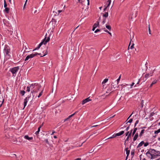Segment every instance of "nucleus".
<instances>
[{"label": "nucleus", "instance_id": "1", "mask_svg": "<svg viewBox=\"0 0 160 160\" xmlns=\"http://www.w3.org/2000/svg\"><path fill=\"white\" fill-rule=\"evenodd\" d=\"M10 51V47L8 45H5L3 49V53L5 58L7 60L9 59L11 57Z\"/></svg>", "mask_w": 160, "mask_h": 160}, {"label": "nucleus", "instance_id": "2", "mask_svg": "<svg viewBox=\"0 0 160 160\" xmlns=\"http://www.w3.org/2000/svg\"><path fill=\"white\" fill-rule=\"evenodd\" d=\"M152 153V154L150 152H149L150 151H148L147 153L146 154L148 155V154H149L151 155V159H153L154 158H156L157 156H160V152L159 151H151Z\"/></svg>", "mask_w": 160, "mask_h": 160}, {"label": "nucleus", "instance_id": "3", "mask_svg": "<svg viewBox=\"0 0 160 160\" xmlns=\"http://www.w3.org/2000/svg\"><path fill=\"white\" fill-rule=\"evenodd\" d=\"M20 67L19 66H17L11 68L9 70V71L11 72L13 74V76L14 77L16 76L17 72L19 69Z\"/></svg>", "mask_w": 160, "mask_h": 160}, {"label": "nucleus", "instance_id": "4", "mask_svg": "<svg viewBox=\"0 0 160 160\" xmlns=\"http://www.w3.org/2000/svg\"><path fill=\"white\" fill-rule=\"evenodd\" d=\"M41 54L40 53H38L37 52L33 53L31 54L28 55L26 57L25 59V61H27L29 60V61H30L31 58H33L35 56L38 55H40Z\"/></svg>", "mask_w": 160, "mask_h": 160}, {"label": "nucleus", "instance_id": "5", "mask_svg": "<svg viewBox=\"0 0 160 160\" xmlns=\"http://www.w3.org/2000/svg\"><path fill=\"white\" fill-rule=\"evenodd\" d=\"M40 88L37 87V88H35L34 89L31 91V93H32V95L33 97L35 96V98L37 97V95H35V93H37L38 91H39Z\"/></svg>", "mask_w": 160, "mask_h": 160}, {"label": "nucleus", "instance_id": "6", "mask_svg": "<svg viewBox=\"0 0 160 160\" xmlns=\"http://www.w3.org/2000/svg\"><path fill=\"white\" fill-rule=\"evenodd\" d=\"M47 35V33L45 35V38L42 40V41H43L44 42V44L45 45L47 44V43L50 40V35H49V36L46 39V36Z\"/></svg>", "mask_w": 160, "mask_h": 160}, {"label": "nucleus", "instance_id": "7", "mask_svg": "<svg viewBox=\"0 0 160 160\" xmlns=\"http://www.w3.org/2000/svg\"><path fill=\"white\" fill-rule=\"evenodd\" d=\"M31 97V95H28L27 97H26L24 99V108H25V107L27 105V103L29 100V98Z\"/></svg>", "mask_w": 160, "mask_h": 160}, {"label": "nucleus", "instance_id": "8", "mask_svg": "<svg viewBox=\"0 0 160 160\" xmlns=\"http://www.w3.org/2000/svg\"><path fill=\"white\" fill-rule=\"evenodd\" d=\"M36 83H32L31 85H30V86H28L27 87V91L28 92H29L30 91V89L31 87H32L31 90L32 91V89H33L35 88V87L34 86V85H36Z\"/></svg>", "mask_w": 160, "mask_h": 160}, {"label": "nucleus", "instance_id": "9", "mask_svg": "<svg viewBox=\"0 0 160 160\" xmlns=\"http://www.w3.org/2000/svg\"><path fill=\"white\" fill-rule=\"evenodd\" d=\"M153 71H151L149 73H147L145 76V78H146V80L149 77L152 76L153 75Z\"/></svg>", "mask_w": 160, "mask_h": 160}, {"label": "nucleus", "instance_id": "10", "mask_svg": "<svg viewBox=\"0 0 160 160\" xmlns=\"http://www.w3.org/2000/svg\"><path fill=\"white\" fill-rule=\"evenodd\" d=\"M111 0H108L107 1L106 6H104L105 7L104 8V11H106L107 9V8L109 7L111 4Z\"/></svg>", "mask_w": 160, "mask_h": 160}, {"label": "nucleus", "instance_id": "11", "mask_svg": "<svg viewBox=\"0 0 160 160\" xmlns=\"http://www.w3.org/2000/svg\"><path fill=\"white\" fill-rule=\"evenodd\" d=\"M24 138L26 140H28L29 141L32 142L33 140L32 137H29L28 135H25L24 136Z\"/></svg>", "mask_w": 160, "mask_h": 160}, {"label": "nucleus", "instance_id": "12", "mask_svg": "<svg viewBox=\"0 0 160 160\" xmlns=\"http://www.w3.org/2000/svg\"><path fill=\"white\" fill-rule=\"evenodd\" d=\"M91 100H92L90 99V97H89L83 100L82 102V104L83 105L84 104H85V103H86L88 102H89L90 101H91Z\"/></svg>", "mask_w": 160, "mask_h": 160}, {"label": "nucleus", "instance_id": "13", "mask_svg": "<svg viewBox=\"0 0 160 160\" xmlns=\"http://www.w3.org/2000/svg\"><path fill=\"white\" fill-rule=\"evenodd\" d=\"M44 44L43 41H42L38 46L34 49L33 50V51H34L36 50H38L41 46Z\"/></svg>", "mask_w": 160, "mask_h": 160}, {"label": "nucleus", "instance_id": "14", "mask_svg": "<svg viewBox=\"0 0 160 160\" xmlns=\"http://www.w3.org/2000/svg\"><path fill=\"white\" fill-rule=\"evenodd\" d=\"M124 131H122L118 133H115L116 136V137L120 136L122 135L124 133Z\"/></svg>", "mask_w": 160, "mask_h": 160}, {"label": "nucleus", "instance_id": "15", "mask_svg": "<svg viewBox=\"0 0 160 160\" xmlns=\"http://www.w3.org/2000/svg\"><path fill=\"white\" fill-rule=\"evenodd\" d=\"M3 22L4 25L6 26H8L9 24V22L5 19H3Z\"/></svg>", "mask_w": 160, "mask_h": 160}, {"label": "nucleus", "instance_id": "16", "mask_svg": "<svg viewBox=\"0 0 160 160\" xmlns=\"http://www.w3.org/2000/svg\"><path fill=\"white\" fill-rule=\"evenodd\" d=\"M160 132V128L157 130L155 131H154V134L155 135L153 136V137L155 138L156 137L157 134Z\"/></svg>", "mask_w": 160, "mask_h": 160}, {"label": "nucleus", "instance_id": "17", "mask_svg": "<svg viewBox=\"0 0 160 160\" xmlns=\"http://www.w3.org/2000/svg\"><path fill=\"white\" fill-rule=\"evenodd\" d=\"M48 47L46 48V51H45V52H44V51H43L42 52L43 53H44V54L43 55H41L40 56L41 57H43L47 54L48 52Z\"/></svg>", "mask_w": 160, "mask_h": 160}, {"label": "nucleus", "instance_id": "18", "mask_svg": "<svg viewBox=\"0 0 160 160\" xmlns=\"http://www.w3.org/2000/svg\"><path fill=\"white\" fill-rule=\"evenodd\" d=\"M9 8H5V9L3 10L5 13L8 14L9 13Z\"/></svg>", "mask_w": 160, "mask_h": 160}, {"label": "nucleus", "instance_id": "19", "mask_svg": "<svg viewBox=\"0 0 160 160\" xmlns=\"http://www.w3.org/2000/svg\"><path fill=\"white\" fill-rule=\"evenodd\" d=\"M138 133L137 132L135 134L133 138V141H136L137 139V138H138Z\"/></svg>", "mask_w": 160, "mask_h": 160}, {"label": "nucleus", "instance_id": "20", "mask_svg": "<svg viewBox=\"0 0 160 160\" xmlns=\"http://www.w3.org/2000/svg\"><path fill=\"white\" fill-rule=\"evenodd\" d=\"M107 11V12H105L104 14L103 15V17L107 18L108 15V10H106Z\"/></svg>", "mask_w": 160, "mask_h": 160}, {"label": "nucleus", "instance_id": "21", "mask_svg": "<svg viewBox=\"0 0 160 160\" xmlns=\"http://www.w3.org/2000/svg\"><path fill=\"white\" fill-rule=\"evenodd\" d=\"M144 144V141H142L138 145L137 148L141 147Z\"/></svg>", "mask_w": 160, "mask_h": 160}, {"label": "nucleus", "instance_id": "22", "mask_svg": "<svg viewBox=\"0 0 160 160\" xmlns=\"http://www.w3.org/2000/svg\"><path fill=\"white\" fill-rule=\"evenodd\" d=\"M145 131V130L144 129H142L140 132L139 134V136L141 137L142 136V134L144 133V131Z\"/></svg>", "mask_w": 160, "mask_h": 160}, {"label": "nucleus", "instance_id": "23", "mask_svg": "<svg viewBox=\"0 0 160 160\" xmlns=\"http://www.w3.org/2000/svg\"><path fill=\"white\" fill-rule=\"evenodd\" d=\"M99 24V22L98 21H97L96 23H95L93 25L94 27L96 28H97Z\"/></svg>", "mask_w": 160, "mask_h": 160}, {"label": "nucleus", "instance_id": "24", "mask_svg": "<svg viewBox=\"0 0 160 160\" xmlns=\"http://www.w3.org/2000/svg\"><path fill=\"white\" fill-rule=\"evenodd\" d=\"M137 128H134L133 130L132 133V135L133 136L137 130Z\"/></svg>", "mask_w": 160, "mask_h": 160}, {"label": "nucleus", "instance_id": "25", "mask_svg": "<svg viewBox=\"0 0 160 160\" xmlns=\"http://www.w3.org/2000/svg\"><path fill=\"white\" fill-rule=\"evenodd\" d=\"M105 26H106V28H107L109 31L111 30V28L110 25H108L107 24H106L105 25Z\"/></svg>", "mask_w": 160, "mask_h": 160}, {"label": "nucleus", "instance_id": "26", "mask_svg": "<svg viewBox=\"0 0 160 160\" xmlns=\"http://www.w3.org/2000/svg\"><path fill=\"white\" fill-rule=\"evenodd\" d=\"M84 142L82 143V144H79L78 145H74L72 147H80L82 145L83 143H84Z\"/></svg>", "mask_w": 160, "mask_h": 160}, {"label": "nucleus", "instance_id": "27", "mask_svg": "<svg viewBox=\"0 0 160 160\" xmlns=\"http://www.w3.org/2000/svg\"><path fill=\"white\" fill-rule=\"evenodd\" d=\"M25 93V92L24 90H21L20 92V93L22 96L24 95Z\"/></svg>", "mask_w": 160, "mask_h": 160}, {"label": "nucleus", "instance_id": "28", "mask_svg": "<svg viewBox=\"0 0 160 160\" xmlns=\"http://www.w3.org/2000/svg\"><path fill=\"white\" fill-rule=\"evenodd\" d=\"M44 141L48 145H49V146H50V145L48 141V139H44Z\"/></svg>", "mask_w": 160, "mask_h": 160}, {"label": "nucleus", "instance_id": "29", "mask_svg": "<svg viewBox=\"0 0 160 160\" xmlns=\"http://www.w3.org/2000/svg\"><path fill=\"white\" fill-rule=\"evenodd\" d=\"M43 92V90H42L39 93V95L38 96V98H40L42 95Z\"/></svg>", "mask_w": 160, "mask_h": 160}, {"label": "nucleus", "instance_id": "30", "mask_svg": "<svg viewBox=\"0 0 160 160\" xmlns=\"http://www.w3.org/2000/svg\"><path fill=\"white\" fill-rule=\"evenodd\" d=\"M8 33L10 35H12L13 33V31L12 30H8Z\"/></svg>", "mask_w": 160, "mask_h": 160}, {"label": "nucleus", "instance_id": "31", "mask_svg": "<svg viewBox=\"0 0 160 160\" xmlns=\"http://www.w3.org/2000/svg\"><path fill=\"white\" fill-rule=\"evenodd\" d=\"M78 112V111H76L74 113H73V114L71 115H69L68 117H69V118H71L72 117V116H74L76 113H77V112Z\"/></svg>", "mask_w": 160, "mask_h": 160}, {"label": "nucleus", "instance_id": "32", "mask_svg": "<svg viewBox=\"0 0 160 160\" xmlns=\"http://www.w3.org/2000/svg\"><path fill=\"white\" fill-rule=\"evenodd\" d=\"M108 79L107 78H105L104 79L103 82H102V84H104L107 82L108 81Z\"/></svg>", "mask_w": 160, "mask_h": 160}, {"label": "nucleus", "instance_id": "33", "mask_svg": "<svg viewBox=\"0 0 160 160\" xmlns=\"http://www.w3.org/2000/svg\"><path fill=\"white\" fill-rule=\"evenodd\" d=\"M4 8H7V4L5 0H4Z\"/></svg>", "mask_w": 160, "mask_h": 160}, {"label": "nucleus", "instance_id": "34", "mask_svg": "<svg viewBox=\"0 0 160 160\" xmlns=\"http://www.w3.org/2000/svg\"><path fill=\"white\" fill-rule=\"evenodd\" d=\"M154 114H155V113H154L153 112H151L150 114V115L149 116V117L151 118V117L153 116H154Z\"/></svg>", "mask_w": 160, "mask_h": 160}, {"label": "nucleus", "instance_id": "35", "mask_svg": "<svg viewBox=\"0 0 160 160\" xmlns=\"http://www.w3.org/2000/svg\"><path fill=\"white\" fill-rule=\"evenodd\" d=\"M133 121V119L132 118H130L128 121L126 123V124H127L128 123H131Z\"/></svg>", "mask_w": 160, "mask_h": 160}, {"label": "nucleus", "instance_id": "36", "mask_svg": "<svg viewBox=\"0 0 160 160\" xmlns=\"http://www.w3.org/2000/svg\"><path fill=\"white\" fill-rule=\"evenodd\" d=\"M130 151H126V154H127V156L126 158V159H127L130 153Z\"/></svg>", "mask_w": 160, "mask_h": 160}, {"label": "nucleus", "instance_id": "37", "mask_svg": "<svg viewBox=\"0 0 160 160\" xmlns=\"http://www.w3.org/2000/svg\"><path fill=\"white\" fill-rule=\"evenodd\" d=\"M144 145V147H146L148 146L149 145V143L148 142H144V144H143Z\"/></svg>", "mask_w": 160, "mask_h": 160}, {"label": "nucleus", "instance_id": "38", "mask_svg": "<svg viewBox=\"0 0 160 160\" xmlns=\"http://www.w3.org/2000/svg\"><path fill=\"white\" fill-rule=\"evenodd\" d=\"M116 137V136L115 134H114L111 137L108 138H107V139L112 138H115V137Z\"/></svg>", "mask_w": 160, "mask_h": 160}, {"label": "nucleus", "instance_id": "39", "mask_svg": "<svg viewBox=\"0 0 160 160\" xmlns=\"http://www.w3.org/2000/svg\"><path fill=\"white\" fill-rule=\"evenodd\" d=\"M4 99H3L2 100V102H1V101H0V103L1 102L0 104V107H1L2 106V104L4 101Z\"/></svg>", "mask_w": 160, "mask_h": 160}, {"label": "nucleus", "instance_id": "40", "mask_svg": "<svg viewBox=\"0 0 160 160\" xmlns=\"http://www.w3.org/2000/svg\"><path fill=\"white\" fill-rule=\"evenodd\" d=\"M139 82H140V79H139L138 82L136 83V85H135V86H134V87H135L137 86H137H139Z\"/></svg>", "mask_w": 160, "mask_h": 160}, {"label": "nucleus", "instance_id": "41", "mask_svg": "<svg viewBox=\"0 0 160 160\" xmlns=\"http://www.w3.org/2000/svg\"><path fill=\"white\" fill-rule=\"evenodd\" d=\"M101 31V29H97L95 31L94 33H96L98 32H100Z\"/></svg>", "mask_w": 160, "mask_h": 160}, {"label": "nucleus", "instance_id": "42", "mask_svg": "<svg viewBox=\"0 0 160 160\" xmlns=\"http://www.w3.org/2000/svg\"><path fill=\"white\" fill-rule=\"evenodd\" d=\"M157 81H158V80H155L152 82V83L153 84H155L157 82Z\"/></svg>", "mask_w": 160, "mask_h": 160}, {"label": "nucleus", "instance_id": "43", "mask_svg": "<svg viewBox=\"0 0 160 160\" xmlns=\"http://www.w3.org/2000/svg\"><path fill=\"white\" fill-rule=\"evenodd\" d=\"M134 44L133 43H132V45L130 47V48L131 49H132L133 48H134Z\"/></svg>", "mask_w": 160, "mask_h": 160}, {"label": "nucleus", "instance_id": "44", "mask_svg": "<svg viewBox=\"0 0 160 160\" xmlns=\"http://www.w3.org/2000/svg\"><path fill=\"white\" fill-rule=\"evenodd\" d=\"M70 118H69V117H68V118H67L65 119L64 120V122H65L66 121H67L68 120H69V119H70Z\"/></svg>", "mask_w": 160, "mask_h": 160}, {"label": "nucleus", "instance_id": "45", "mask_svg": "<svg viewBox=\"0 0 160 160\" xmlns=\"http://www.w3.org/2000/svg\"><path fill=\"white\" fill-rule=\"evenodd\" d=\"M131 125V124H130L126 128V129L125 130L126 131H128L129 129V128H130V125Z\"/></svg>", "mask_w": 160, "mask_h": 160}, {"label": "nucleus", "instance_id": "46", "mask_svg": "<svg viewBox=\"0 0 160 160\" xmlns=\"http://www.w3.org/2000/svg\"><path fill=\"white\" fill-rule=\"evenodd\" d=\"M113 83H112L111 84V85L113 87V88H116L117 87V85H113Z\"/></svg>", "mask_w": 160, "mask_h": 160}, {"label": "nucleus", "instance_id": "47", "mask_svg": "<svg viewBox=\"0 0 160 160\" xmlns=\"http://www.w3.org/2000/svg\"><path fill=\"white\" fill-rule=\"evenodd\" d=\"M148 32H149V34H151V30H150V27L149 25V26H148Z\"/></svg>", "mask_w": 160, "mask_h": 160}, {"label": "nucleus", "instance_id": "48", "mask_svg": "<svg viewBox=\"0 0 160 160\" xmlns=\"http://www.w3.org/2000/svg\"><path fill=\"white\" fill-rule=\"evenodd\" d=\"M133 113V112H132L130 115V116L128 118V119H127V121L131 117V116H132Z\"/></svg>", "mask_w": 160, "mask_h": 160}, {"label": "nucleus", "instance_id": "49", "mask_svg": "<svg viewBox=\"0 0 160 160\" xmlns=\"http://www.w3.org/2000/svg\"><path fill=\"white\" fill-rule=\"evenodd\" d=\"M105 22H106V19H103V21L102 22V23L103 24H104L105 23Z\"/></svg>", "mask_w": 160, "mask_h": 160}, {"label": "nucleus", "instance_id": "50", "mask_svg": "<svg viewBox=\"0 0 160 160\" xmlns=\"http://www.w3.org/2000/svg\"><path fill=\"white\" fill-rule=\"evenodd\" d=\"M120 79H119L118 78L115 81V82H116V81L117 82V84H118V83L120 81Z\"/></svg>", "mask_w": 160, "mask_h": 160}, {"label": "nucleus", "instance_id": "51", "mask_svg": "<svg viewBox=\"0 0 160 160\" xmlns=\"http://www.w3.org/2000/svg\"><path fill=\"white\" fill-rule=\"evenodd\" d=\"M112 90L111 89H108L107 92H106V93H108L110 91H111Z\"/></svg>", "mask_w": 160, "mask_h": 160}, {"label": "nucleus", "instance_id": "52", "mask_svg": "<svg viewBox=\"0 0 160 160\" xmlns=\"http://www.w3.org/2000/svg\"><path fill=\"white\" fill-rule=\"evenodd\" d=\"M41 127L42 126H40L38 128V131L40 132V128H41Z\"/></svg>", "mask_w": 160, "mask_h": 160}, {"label": "nucleus", "instance_id": "53", "mask_svg": "<svg viewBox=\"0 0 160 160\" xmlns=\"http://www.w3.org/2000/svg\"><path fill=\"white\" fill-rule=\"evenodd\" d=\"M39 131H37L35 133V134H36V135H38V134H39Z\"/></svg>", "mask_w": 160, "mask_h": 160}, {"label": "nucleus", "instance_id": "54", "mask_svg": "<svg viewBox=\"0 0 160 160\" xmlns=\"http://www.w3.org/2000/svg\"><path fill=\"white\" fill-rule=\"evenodd\" d=\"M131 134H132V133H131V132H129V133H128V137H131Z\"/></svg>", "mask_w": 160, "mask_h": 160}, {"label": "nucleus", "instance_id": "55", "mask_svg": "<svg viewBox=\"0 0 160 160\" xmlns=\"http://www.w3.org/2000/svg\"><path fill=\"white\" fill-rule=\"evenodd\" d=\"M127 85H128V84L124 85H123V84L121 85V86H122V88H124V87H126V86H127Z\"/></svg>", "mask_w": 160, "mask_h": 160}, {"label": "nucleus", "instance_id": "56", "mask_svg": "<svg viewBox=\"0 0 160 160\" xmlns=\"http://www.w3.org/2000/svg\"><path fill=\"white\" fill-rule=\"evenodd\" d=\"M129 133V131L125 133V135L126 136H128V133Z\"/></svg>", "mask_w": 160, "mask_h": 160}, {"label": "nucleus", "instance_id": "57", "mask_svg": "<svg viewBox=\"0 0 160 160\" xmlns=\"http://www.w3.org/2000/svg\"><path fill=\"white\" fill-rule=\"evenodd\" d=\"M134 84H135V83H134V82H132V84H131V88H132V86H133L134 85Z\"/></svg>", "mask_w": 160, "mask_h": 160}, {"label": "nucleus", "instance_id": "58", "mask_svg": "<svg viewBox=\"0 0 160 160\" xmlns=\"http://www.w3.org/2000/svg\"><path fill=\"white\" fill-rule=\"evenodd\" d=\"M26 5V2H25V4L24 5L23 7V9H24L25 8V6Z\"/></svg>", "mask_w": 160, "mask_h": 160}, {"label": "nucleus", "instance_id": "59", "mask_svg": "<svg viewBox=\"0 0 160 160\" xmlns=\"http://www.w3.org/2000/svg\"><path fill=\"white\" fill-rule=\"evenodd\" d=\"M88 3L87 5H89L90 4V0H87Z\"/></svg>", "mask_w": 160, "mask_h": 160}, {"label": "nucleus", "instance_id": "60", "mask_svg": "<svg viewBox=\"0 0 160 160\" xmlns=\"http://www.w3.org/2000/svg\"><path fill=\"white\" fill-rule=\"evenodd\" d=\"M139 122V121L138 120H137L136 121V122H135V123H136V124H138V123Z\"/></svg>", "mask_w": 160, "mask_h": 160}, {"label": "nucleus", "instance_id": "61", "mask_svg": "<svg viewBox=\"0 0 160 160\" xmlns=\"http://www.w3.org/2000/svg\"><path fill=\"white\" fill-rule=\"evenodd\" d=\"M74 160H81V158H78L75 159Z\"/></svg>", "mask_w": 160, "mask_h": 160}, {"label": "nucleus", "instance_id": "62", "mask_svg": "<svg viewBox=\"0 0 160 160\" xmlns=\"http://www.w3.org/2000/svg\"><path fill=\"white\" fill-rule=\"evenodd\" d=\"M55 131H54V130H53V131H52V133H51V135H53V134L54 133H55Z\"/></svg>", "mask_w": 160, "mask_h": 160}, {"label": "nucleus", "instance_id": "63", "mask_svg": "<svg viewBox=\"0 0 160 160\" xmlns=\"http://www.w3.org/2000/svg\"><path fill=\"white\" fill-rule=\"evenodd\" d=\"M95 28H96L93 26V28H92V31H94L95 30Z\"/></svg>", "mask_w": 160, "mask_h": 160}, {"label": "nucleus", "instance_id": "64", "mask_svg": "<svg viewBox=\"0 0 160 160\" xmlns=\"http://www.w3.org/2000/svg\"><path fill=\"white\" fill-rule=\"evenodd\" d=\"M131 154L133 156V155L134 154V152H132V151L131 152Z\"/></svg>", "mask_w": 160, "mask_h": 160}]
</instances>
